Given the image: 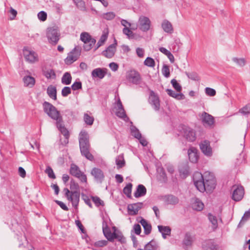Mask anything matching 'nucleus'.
<instances>
[{
    "mask_svg": "<svg viewBox=\"0 0 250 250\" xmlns=\"http://www.w3.org/2000/svg\"><path fill=\"white\" fill-rule=\"evenodd\" d=\"M83 120L87 125H93L94 119L93 117L89 116L87 113H84L83 116Z\"/></svg>",
    "mask_w": 250,
    "mask_h": 250,
    "instance_id": "nucleus-46",
    "label": "nucleus"
},
{
    "mask_svg": "<svg viewBox=\"0 0 250 250\" xmlns=\"http://www.w3.org/2000/svg\"><path fill=\"white\" fill-rule=\"evenodd\" d=\"M116 45L117 42L115 40V42L109 45L105 50L102 52V54L107 58H111L116 52Z\"/></svg>",
    "mask_w": 250,
    "mask_h": 250,
    "instance_id": "nucleus-22",
    "label": "nucleus"
},
{
    "mask_svg": "<svg viewBox=\"0 0 250 250\" xmlns=\"http://www.w3.org/2000/svg\"><path fill=\"white\" fill-rule=\"evenodd\" d=\"M91 174L97 182L102 183L104 179V175L103 171L100 168L97 167L93 168L91 171Z\"/></svg>",
    "mask_w": 250,
    "mask_h": 250,
    "instance_id": "nucleus-21",
    "label": "nucleus"
},
{
    "mask_svg": "<svg viewBox=\"0 0 250 250\" xmlns=\"http://www.w3.org/2000/svg\"><path fill=\"white\" fill-rule=\"evenodd\" d=\"M81 48L80 46H76L71 52L68 54V56L65 59V62L66 64H71L76 61L81 55Z\"/></svg>",
    "mask_w": 250,
    "mask_h": 250,
    "instance_id": "nucleus-10",
    "label": "nucleus"
},
{
    "mask_svg": "<svg viewBox=\"0 0 250 250\" xmlns=\"http://www.w3.org/2000/svg\"><path fill=\"white\" fill-rule=\"evenodd\" d=\"M47 94L48 96L54 100H57V89L55 86L50 85L47 88Z\"/></svg>",
    "mask_w": 250,
    "mask_h": 250,
    "instance_id": "nucleus-32",
    "label": "nucleus"
},
{
    "mask_svg": "<svg viewBox=\"0 0 250 250\" xmlns=\"http://www.w3.org/2000/svg\"><path fill=\"white\" fill-rule=\"evenodd\" d=\"M186 76L190 79L193 80V81H199V77L196 72H185Z\"/></svg>",
    "mask_w": 250,
    "mask_h": 250,
    "instance_id": "nucleus-49",
    "label": "nucleus"
},
{
    "mask_svg": "<svg viewBox=\"0 0 250 250\" xmlns=\"http://www.w3.org/2000/svg\"><path fill=\"white\" fill-rule=\"evenodd\" d=\"M71 80L72 77L69 72H65L62 78V83L66 85L70 84Z\"/></svg>",
    "mask_w": 250,
    "mask_h": 250,
    "instance_id": "nucleus-38",
    "label": "nucleus"
},
{
    "mask_svg": "<svg viewBox=\"0 0 250 250\" xmlns=\"http://www.w3.org/2000/svg\"><path fill=\"white\" fill-rule=\"evenodd\" d=\"M70 189L65 188L63 189L65 197L68 201L72 204L75 209H78L80 201V186L79 184L73 179L70 180Z\"/></svg>",
    "mask_w": 250,
    "mask_h": 250,
    "instance_id": "nucleus-3",
    "label": "nucleus"
},
{
    "mask_svg": "<svg viewBox=\"0 0 250 250\" xmlns=\"http://www.w3.org/2000/svg\"><path fill=\"white\" fill-rule=\"evenodd\" d=\"M144 63L145 65L150 67H153L155 65L154 60L149 57H148L146 59Z\"/></svg>",
    "mask_w": 250,
    "mask_h": 250,
    "instance_id": "nucleus-50",
    "label": "nucleus"
},
{
    "mask_svg": "<svg viewBox=\"0 0 250 250\" xmlns=\"http://www.w3.org/2000/svg\"><path fill=\"white\" fill-rule=\"evenodd\" d=\"M208 217L209 221L212 225L213 229L214 230L218 227V222L216 217L211 213H208Z\"/></svg>",
    "mask_w": 250,
    "mask_h": 250,
    "instance_id": "nucleus-39",
    "label": "nucleus"
},
{
    "mask_svg": "<svg viewBox=\"0 0 250 250\" xmlns=\"http://www.w3.org/2000/svg\"><path fill=\"white\" fill-rule=\"evenodd\" d=\"M203 125L206 127H211L214 124V117L204 111L201 115Z\"/></svg>",
    "mask_w": 250,
    "mask_h": 250,
    "instance_id": "nucleus-18",
    "label": "nucleus"
},
{
    "mask_svg": "<svg viewBox=\"0 0 250 250\" xmlns=\"http://www.w3.org/2000/svg\"><path fill=\"white\" fill-rule=\"evenodd\" d=\"M45 172L48 174V176L49 178L53 179L56 178L55 174H54L53 170L51 167H48L47 168H46Z\"/></svg>",
    "mask_w": 250,
    "mask_h": 250,
    "instance_id": "nucleus-62",
    "label": "nucleus"
},
{
    "mask_svg": "<svg viewBox=\"0 0 250 250\" xmlns=\"http://www.w3.org/2000/svg\"><path fill=\"white\" fill-rule=\"evenodd\" d=\"M159 180L166 182L167 181V176L166 173L163 168H161L159 172Z\"/></svg>",
    "mask_w": 250,
    "mask_h": 250,
    "instance_id": "nucleus-53",
    "label": "nucleus"
},
{
    "mask_svg": "<svg viewBox=\"0 0 250 250\" xmlns=\"http://www.w3.org/2000/svg\"><path fill=\"white\" fill-rule=\"evenodd\" d=\"M102 229L104 236L106 238L108 233L111 232L110 228L108 227L107 222L103 219L102 222Z\"/></svg>",
    "mask_w": 250,
    "mask_h": 250,
    "instance_id": "nucleus-44",
    "label": "nucleus"
},
{
    "mask_svg": "<svg viewBox=\"0 0 250 250\" xmlns=\"http://www.w3.org/2000/svg\"><path fill=\"white\" fill-rule=\"evenodd\" d=\"M188 154L189 161L193 164L197 163L199 158L198 149L191 146L188 150Z\"/></svg>",
    "mask_w": 250,
    "mask_h": 250,
    "instance_id": "nucleus-20",
    "label": "nucleus"
},
{
    "mask_svg": "<svg viewBox=\"0 0 250 250\" xmlns=\"http://www.w3.org/2000/svg\"><path fill=\"white\" fill-rule=\"evenodd\" d=\"M171 83L173 87L178 92H180L182 90V87L181 85L178 83L177 81L173 79L171 81Z\"/></svg>",
    "mask_w": 250,
    "mask_h": 250,
    "instance_id": "nucleus-54",
    "label": "nucleus"
},
{
    "mask_svg": "<svg viewBox=\"0 0 250 250\" xmlns=\"http://www.w3.org/2000/svg\"><path fill=\"white\" fill-rule=\"evenodd\" d=\"M46 35L48 42L53 45H55L58 43L61 36L59 30L54 27L48 28Z\"/></svg>",
    "mask_w": 250,
    "mask_h": 250,
    "instance_id": "nucleus-6",
    "label": "nucleus"
},
{
    "mask_svg": "<svg viewBox=\"0 0 250 250\" xmlns=\"http://www.w3.org/2000/svg\"><path fill=\"white\" fill-rule=\"evenodd\" d=\"M106 68H97L93 69L91 72V76L94 79L98 78L99 79L104 78L106 74Z\"/></svg>",
    "mask_w": 250,
    "mask_h": 250,
    "instance_id": "nucleus-24",
    "label": "nucleus"
},
{
    "mask_svg": "<svg viewBox=\"0 0 250 250\" xmlns=\"http://www.w3.org/2000/svg\"><path fill=\"white\" fill-rule=\"evenodd\" d=\"M192 208L194 210L200 211L203 209L204 208V204L201 200L196 198L194 200V202L192 204Z\"/></svg>",
    "mask_w": 250,
    "mask_h": 250,
    "instance_id": "nucleus-30",
    "label": "nucleus"
},
{
    "mask_svg": "<svg viewBox=\"0 0 250 250\" xmlns=\"http://www.w3.org/2000/svg\"><path fill=\"white\" fill-rule=\"evenodd\" d=\"M146 194V188L142 184H139L136 188V190L134 193L136 198H139L145 196Z\"/></svg>",
    "mask_w": 250,
    "mask_h": 250,
    "instance_id": "nucleus-28",
    "label": "nucleus"
},
{
    "mask_svg": "<svg viewBox=\"0 0 250 250\" xmlns=\"http://www.w3.org/2000/svg\"><path fill=\"white\" fill-rule=\"evenodd\" d=\"M116 104L118 108L115 113L116 115L119 118L122 119L125 121L128 120L129 118L126 114L122 102L119 98L116 102Z\"/></svg>",
    "mask_w": 250,
    "mask_h": 250,
    "instance_id": "nucleus-16",
    "label": "nucleus"
},
{
    "mask_svg": "<svg viewBox=\"0 0 250 250\" xmlns=\"http://www.w3.org/2000/svg\"><path fill=\"white\" fill-rule=\"evenodd\" d=\"M23 82L25 86L32 87L35 85V80L31 76H25L23 78Z\"/></svg>",
    "mask_w": 250,
    "mask_h": 250,
    "instance_id": "nucleus-33",
    "label": "nucleus"
},
{
    "mask_svg": "<svg viewBox=\"0 0 250 250\" xmlns=\"http://www.w3.org/2000/svg\"><path fill=\"white\" fill-rule=\"evenodd\" d=\"M158 231L162 234L164 239L167 238V236H170L171 234V228L169 226H164L159 225L158 226Z\"/></svg>",
    "mask_w": 250,
    "mask_h": 250,
    "instance_id": "nucleus-27",
    "label": "nucleus"
},
{
    "mask_svg": "<svg viewBox=\"0 0 250 250\" xmlns=\"http://www.w3.org/2000/svg\"><path fill=\"white\" fill-rule=\"evenodd\" d=\"M107 244V241L103 240H99L97 242H95L94 244V246L96 247H103L104 246H106Z\"/></svg>",
    "mask_w": 250,
    "mask_h": 250,
    "instance_id": "nucleus-64",
    "label": "nucleus"
},
{
    "mask_svg": "<svg viewBox=\"0 0 250 250\" xmlns=\"http://www.w3.org/2000/svg\"><path fill=\"white\" fill-rule=\"evenodd\" d=\"M108 37V33L103 34L100 37V40L98 41L96 46L94 48V51L98 49L99 47L102 46L104 42L106 41Z\"/></svg>",
    "mask_w": 250,
    "mask_h": 250,
    "instance_id": "nucleus-40",
    "label": "nucleus"
},
{
    "mask_svg": "<svg viewBox=\"0 0 250 250\" xmlns=\"http://www.w3.org/2000/svg\"><path fill=\"white\" fill-rule=\"evenodd\" d=\"M91 199L93 202L94 203L95 206L97 207H99L100 206H104V201L97 196H91Z\"/></svg>",
    "mask_w": 250,
    "mask_h": 250,
    "instance_id": "nucleus-48",
    "label": "nucleus"
},
{
    "mask_svg": "<svg viewBox=\"0 0 250 250\" xmlns=\"http://www.w3.org/2000/svg\"><path fill=\"white\" fill-rule=\"evenodd\" d=\"M149 102L156 111L159 110L160 106L159 98L153 90L150 92Z\"/></svg>",
    "mask_w": 250,
    "mask_h": 250,
    "instance_id": "nucleus-19",
    "label": "nucleus"
},
{
    "mask_svg": "<svg viewBox=\"0 0 250 250\" xmlns=\"http://www.w3.org/2000/svg\"><path fill=\"white\" fill-rule=\"evenodd\" d=\"M23 55L26 61L33 63L38 60V54L34 51L30 50L25 47L23 49Z\"/></svg>",
    "mask_w": 250,
    "mask_h": 250,
    "instance_id": "nucleus-17",
    "label": "nucleus"
},
{
    "mask_svg": "<svg viewBox=\"0 0 250 250\" xmlns=\"http://www.w3.org/2000/svg\"><path fill=\"white\" fill-rule=\"evenodd\" d=\"M132 187V184L129 183L123 188V193L129 198H131Z\"/></svg>",
    "mask_w": 250,
    "mask_h": 250,
    "instance_id": "nucleus-41",
    "label": "nucleus"
},
{
    "mask_svg": "<svg viewBox=\"0 0 250 250\" xmlns=\"http://www.w3.org/2000/svg\"><path fill=\"white\" fill-rule=\"evenodd\" d=\"M79 136V146L82 156H84L89 161H93L94 156L89 151L90 144L87 132L83 130L80 132Z\"/></svg>",
    "mask_w": 250,
    "mask_h": 250,
    "instance_id": "nucleus-4",
    "label": "nucleus"
},
{
    "mask_svg": "<svg viewBox=\"0 0 250 250\" xmlns=\"http://www.w3.org/2000/svg\"><path fill=\"white\" fill-rule=\"evenodd\" d=\"M203 250H223L221 246L217 244L214 239L205 240L202 245Z\"/></svg>",
    "mask_w": 250,
    "mask_h": 250,
    "instance_id": "nucleus-12",
    "label": "nucleus"
},
{
    "mask_svg": "<svg viewBox=\"0 0 250 250\" xmlns=\"http://www.w3.org/2000/svg\"><path fill=\"white\" fill-rule=\"evenodd\" d=\"M162 27L164 31L167 33L173 32V28L171 23L167 20H164L162 23Z\"/></svg>",
    "mask_w": 250,
    "mask_h": 250,
    "instance_id": "nucleus-31",
    "label": "nucleus"
},
{
    "mask_svg": "<svg viewBox=\"0 0 250 250\" xmlns=\"http://www.w3.org/2000/svg\"><path fill=\"white\" fill-rule=\"evenodd\" d=\"M75 224H76V226H77V227L80 229L81 233L85 234L86 241H87V238L89 239V237H88V235L86 234V232L84 229V228L83 226V225H82L81 221L79 220H75Z\"/></svg>",
    "mask_w": 250,
    "mask_h": 250,
    "instance_id": "nucleus-47",
    "label": "nucleus"
},
{
    "mask_svg": "<svg viewBox=\"0 0 250 250\" xmlns=\"http://www.w3.org/2000/svg\"><path fill=\"white\" fill-rule=\"evenodd\" d=\"M142 206L143 203L140 202L129 204L127 206L128 212L131 215H136Z\"/></svg>",
    "mask_w": 250,
    "mask_h": 250,
    "instance_id": "nucleus-23",
    "label": "nucleus"
},
{
    "mask_svg": "<svg viewBox=\"0 0 250 250\" xmlns=\"http://www.w3.org/2000/svg\"><path fill=\"white\" fill-rule=\"evenodd\" d=\"M131 132L132 135H133L136 139H140L142 135L140 132L139 129L135 126H133L131 128Z\"/></svg>",
    "mask_w": 250,
    "mask_h": 250,
    "instance_id": "nucleus-52",
    "label": "nucleus"
},
{
    "mask_svg": "<svg viewBox=\"0 0 250 250\" xmlns=\"http://www.w3.org/2000/svg\"><path fill=\"white\" fill-rule=\"evenodd\" d=\"M140 220L139 222L142 225L144 230V233L146 235H148L150 233L152 229V227L150 224L148 223L146 220L142 217H139Z\"/></svg>",
    "mask_w": 250,
    "mask_h": 250,
    "instance_id": "nucleus-26",
    "label": "nucleus"
},
{
    "mask_svg": "<svg viewBox=\"0 0 250 250\" xmlns=\"http://www.w3.org/2000/svg\"><path fill=\"white\" fill-rule=\"evenodd\" d=\"M238 113H241L244 116H248L250 114V104H247L239 109Z\"/></svg>",
    "mask_w": 250,
    "mask_h": 250,
    "instance_id": "nucleus-42",
    "label": "nucleus"
},
{
    "mask_svg": "<svg viewBox=\"0 0 250 250\" xmlns=\"http://www.w3.org/2000/svg\"><path fill=\"white\" fill-rule=\"evenodd\" d=\"M80 40L84 43L83 47L86 51L90 50L94 46L96 41L87 32H82L80 35Z\"/></svg>",
    "mask_w": 250,
    "mask_h": 250,
    "instance_id": "nucleus-5",
    "label": "nucleus"
},
{
    "mask_svg": "<svg viewBox=\"0 0 250 250\" xmlns=\"http://www.w3.org/2000/svg\"><path fill=\"white\" fill-rule=\"evenodd\" d=\"M115 162L118 169L122 168L125 166V161L123 154H120L116 157Z\"/></svg>",
    "mask_w": 250,
    "mask_h": 250,
    "instance_id": "nucleus-36",
    "label": "nucleus"
},
{
    "mask_svg": "<svg viewBox=\"0 0 250 250\" xmlns=\"http://www.w3.org/2000/svg\"><path fill=\"white\" fill-rule=\"evenodd\" d=\"M71 93V89L70 87L65 86L62 90L61 94L62 97H67Z\"/></svg>",
    "mask_w": 250,
    "mask_h": 250,
    "instance_id": "nucleus-60",
    "label": "nucleus"
},
{
    "mask_svg": "<svg viewBox=\"0 0 250 250\" xmlns=\"http://www.w3.org/2000/svg\"><path fill=\"white\" fill-rule=\"evenodd\" d=\"M165 198L166 202L168 205H176L178 203L179 201L177 197L171 194L166 195Z\"/></svg>",
    "mask_w": 250,
    "mask_h": 250,
    "instance_id": "nucleus-35",
    "label": "nucleus"
},
{
    "mask_svg": "<svg viewBox=\"0 0 250 250\" xmlns=\"http://www.w3.org/2000/svg\"><path fill=\"white\" fill-rule=\"evenodd\" d=\"M167 94L170 97L175 98L177 100H183L185 99V95L182 93H177L171 89H167Z\"/></svg>",
    "mask_w": 250,
    "mask_h": 250,
    "instance_id": "nucleus-34",
    "label": "nucleus"
},
{
    "mask_svg": "<svg viewBox=\"0 0 250 250\" xmlns=\"http://www.w3.org/2000/svg\"><path fill=\"white\" fill-rule=\"evenodd\" d=\"M82 198L84 201L85 204H86L90 208H92V205L91 203L90 199L88 196L82 193Z\"/></svg>",
    "mask_w": 250,
    "mask_h": 250,
    "instance_id": "nucleus-55",
    "label": "nucleus"
},
{
    "mask_svg": "<svg viewBox=\"0 0 250 250\" xmlns=\"http://www.w3.org/2000/svg\"><path fill=\"white\" fill-rule=\"evenodd\" d=\"M47 15L46 12L43 11L39 12L38 14V19L42 21H45L47 19Z\"/></svg>",
    "mask_w": 250,
    "mask_h": 250,
    "instance_id": "nucleus-61",
    "label": "nucleus"
},
{
    "mask_svg": "<svg viewBox=\"0 0 250 250\" xmlns=\"http://www.w3.org/2000/svg\"><path fill=\"white\" fill-rule=\"evenodd\" d=\"M42 106L44 112L50 118L56 121L57 128L64 137L62 144L66 146L68 143L70 134L68 130L64 126L62 117L60 111L52 104L46 101L43 103Z\"/></svg>",
    "mask_w": 250,
    "mask_h": 250,
    "instance_id": "nucleus-1",
    "label": "nucleus"
},
{
    "mask_svg": "<svg viewBox=\"0 0 250 250\" xmlns=\"http://www.w3.org/2000/svg\"><path fill=\"white\" fill-rule=\"evenodd\" d=\"M115 17V14L113 12H109L104 13L103 18L106 20H111Z\"/></svg>",
    "mask_w": 250,
    "mask_h": 250,
    "instance_id": "nucleus-57",
    "label": "nucleus"
},
{
    "mask_svg": "<svg viewBox=\"0 0 250 250\" xmlns=\"http://www.w3.org/2000/svg\"><path fill=\"white\" fill-rule=\"evenodd\" d=\"M231 189H233V193L232 194V199L235 201L238 202L241 201L245 193L244 188L241 185L232 186Z\"/></svg>",
    "mask_w": 250,
    "mask_h": 250,
    "instance_id": "nucleus-11",
    "label": "nucleus"
},
{
    "mask_svg": "<svg viewBox=\"0 0 250 250\" xmlns=\"http://www.w3.org/2000/svg\"><path fill=\"white\" fill-rule=\"evenodd\" d=\"M70 174L79 179L83 183H87L86 175L81 172L79 167L74 164H72L69 170Z\"/></svg>",
    "mask_w": 250,
    "mask_h": 250,
    "instance_id": "nucleus-9",
    "label": "nucleus"
},
{
    "mask_svg": "<svg viewBox=\"0 0 250 250\" xmlns=\"http://www.w3.org/2000/svg\"><path fill=\"white\" fill-rule=\"evenodd\" d=\"M193 241V236L191 235V233L189 232H187L185 233L184 238L182 241L183 248L186 249L188 247L191 246Z\"/></svg>",
    "mask_w": 250,
    "mask_h": 250,
    "instance_id": "nucleus-25",
    "label": "nucleus"
},
{
    "mask_svg": "<svg viewBox=\"0 0 250 250\" xmlns=\"http://www.w3.org/2000/svg\"><path fill=\"white\" fill-rule=\"evenodd\" d=\"M199 146L202 152L205 156L210 157L212 155V149L209 141L205 140L201 142Z\"/></svg>",
    "mask_w": 250,
    "mask_h": 250,
    "instance_id": "nucleus-14",
    "label": "nucleus"
},
{
    "mask_svg": "<svg viewBox=\"0 0 250 250\" xmlns=\"http://www.w3.org/2000/svg\"><path fill=\"white\" fill-rule=\"evenodd\" d=\"M205 93L209 96H214L216 93L215 89L210 87H206L205 88Z\"/></svg>",
    "mask_w": 250,
    "mask_h": 250,
    "instance_id": "nucleus-63",
    "label": "nucleus"
},
{
    "mask_svg": "<svg viewBox=\"0 0 250 250\" xmlns=\"http://www.w3.org/2000/svg\"><path fill=\"white\" fill-rule=\"evenodd\" d=\"M126 78L129 82L134 84H139L141 81L140 73L135 70H130L128 71Z\"/></svg>",
    "mask_w": 250,
    "mask_h": 250,
    "instance_id": "nucleus-13",
    "label": "nucleus"
},
{
    "mask_svg": "<svg viewBox=\"0 0 250 250\" xmlns=\"http://www.w3.org/2000/svg\"><path fill=\"white\" fill-rule=\"evenodd\" d=\"M151 26V21L149 19L145 16L141 15L139 17L137 27L143 32H147L149 30Z\"/></svg>",
    "mask_w": 250,
    "mask_h": 250,
    "instance_id": "nucleus-8",
    "label": "nucleus"
},
{
    "mask_svg": "<svg viewBox=\"0 0 250 250\" xmlns=\"http://www.w3.org/2000/svg\"><path fill=\"white\" fill-rule=\"evenodd\" d=\"M193 181L197 189L201 192H212L216 185V178L213 174L207 171L202 174L196 171L193 174Z\"/></svg>",
    "mask_w": 250,
    "mask_h": 250,
    "instance_id": "nucleus-2",
    "label": "nucleus"
},
{
    "mask_svg": "<svg viewBox=\"0 0 250 250\" xmlns=\"http://www.w3.org/2000/svg\"><path fill=\"white\" fill-rule=\"evenodd\" d=\"M232 61L241 67L244 66L246 63V60L242 58H238L237 57H234L232 58Z\"/></svg>",
    "mask_w": 250,
    "mask_h": 250,
    "instance_id": "nucleus-51",
    "label": "nucleus"
},
{
    "mask_svg": "<svg viewBox=\"0 0 250 250\" xmlns=\"http://www.w3.org/2000/svg\"><path fill=\"white\" fill-rule=\"evenodd\" d=\"M71 89L74 90H77L82 88V82L79 80L75 82L71 85Z\"/></svg>",
    "mask_w": 250,
    "mask_h": 250,
    "instance_id": "nucleus-56",
    "label": "nucleus"
},
{
    "mask_svg": "<svg viewBox=\"0 0 250 250\" xmlns=\"http://www.w3.org/2000/svg\"><path fill=\"white\" fill-rule=\"evenodd\" d=\"M43 75L48 79H55L56 77V73L52 69L43 71Z\"/></svg>",
    "mask_w": 250,
    "mask_h": 250,
    "instance_id": "nucleus-37",
    "label": "nucleus"
},
{
    "mask_svg": "<svg viewBox=\"0 0 250 250\" xmlns=\"http://www.w3.org/2000/svg\"><path fill=\"white\" fill-rule=\"evenodd\" d=\"M77 7L80 10L83 11H86V6L85 2L83 0H80L79 2L75 4Z\"/></svg>",
    "mask_w": 250,
    "mask_h": 250,
    "instance_id": "nucleus-59",
    "label": "nucleus"
},
{
    "mask_svg": "<svg viewBox=\"0 0 250 250\" xmlns=\"http://www.w3.org/2000/svg\"><path fill=\"white\" fill-rule=\"evenodd\" d=\"M145 250H157V246L154 241L151 240L145 245Z\"/></svg>",
    "mask_w": 250,
    "mask_h": 250,
    "instance_id": "nucleus-45",
    "label": "nucleus"
},
{
    "mask_svg": "<svg viewBox=\"0 0 250 250\" xmlns=\"http://www.w3.org/2000/svg\"><path fill=\"white\" fill-rule=\"evenodd\" d=\"M137 27L131 28V29L129 27H124L123 30V33L125 35L127 38L129 40L137 39V36L134 34L131 29L135 30Z\"/></svg>",
    "mask_w": 250,
    "mask_h": 250,
    "instance_id": "nucleus-29",
    "label": "nucleus"
},
{
    "mask_svg": "<svg viewBox=\"0 0 250 250\" xmlns=\"http://www.w3.org/2000/svg\"><path fill=\"white\" fill-rule=\"evenodd\" d=\"M250 217V209L245 212L244 215L242 217V219L238 225V227H241L242 226H243L245 224V223L249 219Z\"/></svg>",
    "mask_w": 250,
    "mask_h": 250,
    "instance_id": "nucleus-43",
    "label": "nucleus"
},
{
    "mask_svg": "<svg viewBox=\"0 0 250 250\" xmlns=\"http://www.w3.org/2000/svg\"><path fill=\"white\" fill-rule=\"evenodd\" d=\"M106 238L108 241L112 242L114 241L115 239H117L121 244H124L126 242L125 238L120 231L113 232H111V231L110 233H108Z\"/></svg>",
    "mask_w": 250,
    "mask_h": 250,
    "instance_id": "nucleus-15",
    "label": "nucleus"
},
{
    "mask_svg": "<svg viewBox=\"0 0 250 250\" xmlns=\"http://www.w3.org/2000/svg\"><path fill=\"white\" fill-rule=\"evenodd\" d=\"M162 73L165 77H169L170 76V72L168 66L164 64L162 69Z\"/></svg>",
    "mask_w": 250,
    "mask_h": 250,
    "instance_id": "nucleus-58",
    "label": "nucleus"
},
{
    "mask_svg": "<svg viewBox=\"0 0 250 250\" xmlns=\"http://www.w3.org/2000/svg\"><path fill=\"white\" fill-rule=\"evenodd\" d=\"M179 131L188 141L193 142L195 141L196 139V132L191 127L182 125L179 126Z\"/></svg>",
    "mask_w": 250,
    "mask_h": 250,
    "instance_id": "nucleus-7",
    "label": "nucleus"
}]
</instances>
